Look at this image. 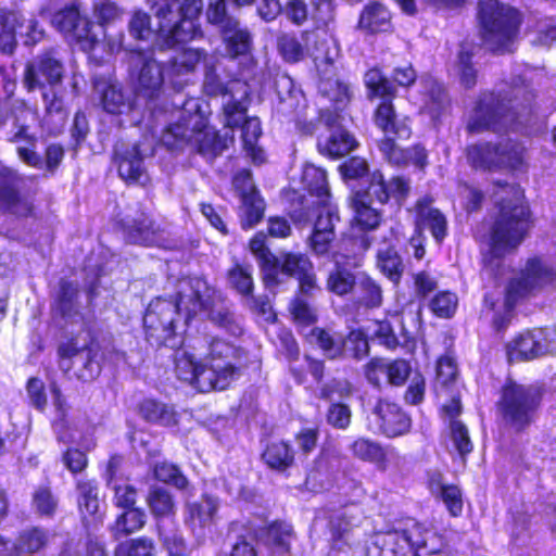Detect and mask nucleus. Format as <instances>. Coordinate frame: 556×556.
Returning a JSON list of instances; mask_svg holds the SVG:
<instances>
[{"label":"nucleus","mask_w":556,"mask_h":556,"mask_svg":"<svg viewBox=\"0 0 556 556\" xmlns=\"http://www.w3.org/2000/svg\"><path fill=\"white\" fill-rule=\"evenodd\" d=\"M119 50L129 53V73L137 79V100L144 99L150 111L155 113L154 102L160 98L165 80L177 92L173 99V106L178 110V122L168 125L162 131L160 137L162 144L169 150L191 146L206 161H213L227 149L228 138L207 127L202 116L198 114L199 101L193 98L186 100L179 93L189 80L188 75L205 58L204 50L186 49L173 56L166 67H162L153 59L150 49L141 46L132 48L125 42L124 36L118 43L117 51Z\"/></svg>","instance_id":"nucleus-1"},{"label":"nucleus","mask_w":556,"mask_h":556,"mask_svg":"<svg viewBox=\"0 0 556 556\" xmlns=\"http://www.w3.org/2000/svg\"><path fill=\"white\" fill-rule=\"evenodd\" d=\"M547 114L548 108L536 100L527 78L517 76L502 81L495 91L480 94L467 128L470 132H500L515 124L530 126Z\"/></svg>","instance_id":"nucleus-2"},{"label":"nucleus","mask_w":556,"mask_h":556,"mask_svg":"<svg viewBox=\"0 0 556 556\" xmlns=\"http://www.w3.org/2000/svg\"><path fill=\"white\" fill-rule=\"evenodd\" d=\"M243 351L222 339H213L203 364H198L192 354L175 349L174 359L178 379L197 388L200 392L226 389L238 376Z\"/></svg>","instance_id":"nucleus-3"},{"label":"nucleus","mask_w":556,"mask_h":556,"mask_svg":"<svg viewBox=\"0 0 556 556\" xmlns=\"http://www.w3.org/2000/svg\"><path fill=\"white\" fill-rule=\"evenodd\" d=\"M530 227V212L519 191L503 199L488 236L489 250L483 256V275L497 278L503 273L502 260L523 241Z\"/></svg>","instance_id":"nucleus-4"},{"label":"nucleus","mask_w":556,"mask_h":556,"mask_svg":"<svg viewBox=\"0 0 556 556\" xmlns=\"http://www.w3.org/2000/svg\"><path fill=\"white\" fill-rule=\"evenodd\" d=\"M180 295L181 302L186 303V320L204 312L207 319L225 333L232 337L243 333L242 318L236 314L233 304L206 280L198 277L181 279Z\"/></svg>","instance_id":"nucleus-5"},{"label":"nucleus","mask_w":556,"mask_h":556,"mask_svg":"<svg viewBox=\"0 0 556 556\" xmlns=\"http://www.w3.org/2000/svg\"><path fill=\"white\" fill-rule=\"evenodd\" d=\"M159 21L160 50L182 45L202 36L197 20L202 12V0H149Z\"/></svg>","instance_id":"nucleus-6"},{"label":"nucleus","mask_w":556,"mask_h":556,"mask_svg":"<svg viewBox=\"0 0 556 556\" xmlns=\"http://www.w3.org/2000/svg\"><path fill=\"white\" fill-rule=\"evenodd\" d=\"M64 67L53 51L38 55L24 71V85L31 91L39 89L47 115L63 125L67 118L64 104L65 89L62 85Z\"/></svg>","instance_id":"nucleus-7"},{"label":"nucleus","mask_w":556,"mask_h":556,"mask_svg":"<svg viewBox=\"0 0 556 556\" xmlns=\"http://www.w3.org/2000/svg\"><path fill=\"white\" fill-rule=\"evenodd\" d=\"M410 190L409 181L403 177H392L386 180L383 175L376 170L371 174L369 184L364 191H358L354 199V219L359 230L376 229L381 222V213L376 205H383L393 200L401 206Z\"/></svg>","instance_id":"nucleus-8"},{"label":"nucleus","mask_w":556,"mask_h":556,"mask_svg":"<svg viewBox=\"0 0 556 556\" xmlns=\"http://www.w3.org/2000/svg\"><path fill=\"white\" fill-rule=\"evenodd\" d=\"M186 303L181 302L180 281L175 299L159 296L150 302L143 316L146 339L152 346H180L178 329L188 324Z\"/></svg>","instance_id":"nucleus-9"},{"label":"nucleus","mask_w":556,"mask_h":556,"mask_svg":"<svg viewBox=\"0 0 556 556\" xmlns=\"http://www.w3.org/2000/svg\"><path fill=\"white\" fill-rule=\"evenodd\" d=\"M542 397L543 389L538 384L506 383L497 402L504 427L514 432L528 429L535 421Z\"/></svg>","instance_id":"nucleus-10"},{"label":"nucleus","mask_w":556,"mask_h":556,"mask_svg":"<svg viewBox=\"0 0 556 556\" xmlns=\"http://www.w3.org/2000/svg\"><path fill=\"white\" fill-rule=\"evenodd\" d=\"M364 84L368 90V99L371 100L375 97L382 99L374 113L375 125L384 132L386 137L408 139L410 127L407 118L400 116L392 103L396 87L378 68L366 72Z\"/></svg>","instance_id":"nucleus-11"},{"label":"nucleus","mask_w":556,"mask_h":556,"mask_svg":"<svg viewBox=\"0 0 556 556\" xmlns=\"http://www.w3.org/2000/svg\"><path fill=\"white\" fill-rule=\"evenodd\" d=\"M479 18L488 48L509 52L521 22L518 11L498 0H485L479 2Z\"/></svg>","instance_id":"nucleus-12"},{"label":"nucleus","mask_w":556,"mask_h":556,"mask_svg":"<svg viewBox=\"0 0 556 556\" xmlns=\"http://www.w3.org/2000/svg\"><path fill=\"white\" fill-rule=\"evenodd\" d=\"M556 279V270L540 257L530 258L520 275L510 280L506 290L505 311L493 317V327L497 332L504 331L510 323L513 306L520 299L533 291L549 286Z\"/></svg>","instance_id":"nucleus-13"},{"label":"nucleus","mask_w":556,"mask_h":556,"mask_svg":"<svg viewBox=\"0 0 556 556\" xmlns=\"http://www.w3.org/2000/svg\"><path fill=\"white\" fill-rule=\"evenodd\" d=\"M522 150L520 144L511 140L497 144L484 142L468 147L467 157L475 168H515L522 162Z\"/></svg>","instance_id":"nucleus-14"},{"label":"nucleus","mask_w":556,"mask_h":556,"mask_svg":"<svg viewBox=\"0 0 556 556\" xmlns=\"http://www.w3.org/2000/svg\"><path fill=\"white\" fill-rule=\"evenodd\" d=\"M247 90L240 100H236L232 94L223 102L226 126L229 128L241 127L243 148L254 160L258 159L262 150L257 148V141L262 136L261 122L257 117H247Z\"/></svg>","instance_id":"nucleus-15"},{"label":"nucleus","mask_w":556,"mask_h":556,"mask_svg":"<svg viewBox=\"0 0 556 556\" xmlns=\"http://www.w3.org/2000/svg\"><path fill=\"white\" fill-rule=\"evenodd\" d=\"M52 24L60 31L72 36L84 51L92 50L100 41V35H103V27L83 16L76 4L56 12Z\"/></svg>","instance_id":"nucleus-16"},{"label":"nucleus","mask_w":556,"mask_h":556,"mask_svg":"<svg viewBox=\"0 0 556 556\" xmlns=\"http://www.w3.org/2000/svg\"><path fill=\"white\" fill-rule=\"evenodd\" d=\"M153 143L146 141L126 144L118 142L114 148V162L119 177L128 184L144 185L148 181L144 157L152 155Z\"/></svg>","instance_id":"nucleus-17"},{"label":"nucleus","mask_w":556,"mask_h":556,"mask_svg":"<svg viewBox=\"0 0 556 556\" xmlns=\"http://www.w3.org/2000/svg\"><path fill=\"white\" fill-rule=\"evenodd\" d=\"M11 140L17 143L16 152L25 164L38 169L45 168L50 175L55 173L63 161L64 149L55 143L47 147L43 161L41 155L35 151L37 139L28 134L26 126L18 127Z\"/></svg>","instance_id":"nucleus-18"},{"label":"nucleus","mask_w":556,"mask_h":556,"mask_svg":"<svg viewBox=\"0 0 556 556\" xmlns=\"http://www.w3.org/2000/svg\"><path fill=\"white\" fill-rule=\"evenodd\" d=\"M122 229L128 243L143 247H167L168 231L147 214L142 213L138 217H127L122 222Z\"/></svg>","instance_id":"nucleus-19"},{"label":"nucleus","mask_w":556,"mask_h":556,"mask_svg":"<svg viewBox=\"0 0 556 556\" xmlns=\"http://www.w3.org/2000/svg\"><path fill=\"white\" fill-rule=\"evenodd\" d=\"M553 337L554 331L548 328H539L521 333L506 346L508 361H531L551 353Z\"/></svg>","instance_id":"nucleus-20"},{"label":"nucleus","mask_w":556,"mask_h":556,"mask_svg":"<svg viewBox=\"0 0 556 556\" xmlns=\"http://www.w3.org/2000/svg\"><path fill=\"white\" fill-rule=\"evenodd\" d=\"M233 187L242 203L240 208L242 228H252L263 218L265 203L254 185L251 172L243 169L236 174Z\"/></svg>","instance_id":"nucleus-21"},{"label":"nucleus","mask_w":556,"mask_h":556,"mask_svg":"<svg viewBox=\"0 0 556 556\" xmlns=\"http://www.w3.org/2000/svg\"><path fill=\"white\" fill-rule=\"evenodd\" d=\"M60 353L73 357L78 379L89 381L100 375L103 354L98 343L79 346L76 341L70 340L60 344Z\"/></svg>","instance_id":"nucleus-22"},{"label":"nucleus","mask_w":556,"mask_h":556,"mask_svg":"<svg viewBox=\"0 0 556 556\" xmlns=\"http://www.w3.org/2000/svg\"><path fill=\"white\" fill-rule=\"evenodd\" d=\"M16 185V173L2 168L0 170V208L18 217H26L31 214L33 204L17 191Z\"/></svg>","instance_id":"nucleus-23"},{"label":"nucleus","mask_w":556,"mask_h":556,"mask_svg":"<svg viewBox=\"0 0 556 556\" xmlns=\"http://www.w3.org/2000/svg\"><path fill=\"white\" fill-rule=\"evenodd\" d=\"M372 416L378 430L389 438L403 435L410 429V418L395 403L379 400Z\"/></svg>","instance_id":"nucleus-24"},{"label":"nucleus","mask_w":556,"mask_h":556,"mask_svg":"<svg viewBox=\"0 0 556 556\" xmlns=\"http://www.w3.org/2000/svg\"><path fill=\"white\" fill-rule=\"evenodd\" d=\"M433 199L429 195L420 198L415 204V226L416 232L429 229L438 243H441L446 237L447 222L445 216L432 206Z\"/></svg>","instance_id":"nucleus-25"},{"label":"nucleus","mask_w":556,"mask_h":556,"mask_svg":"<svg viewBox=\"0 0 556 556\" xmlns=\"http://www.w3.org/2000/svg\"><path fill=\"white\" fill-rule=\"evenodd\" d=\"M219 508L217 497L203 494L199 500L188 501L184 508L185 523L193 531H203L215 520Z\"/></svg>","instance_id":"nucleus-26"},{"label":"nucleus","mask_w":556,"mask_h":556,"mask_svg":"<svg viewBox=\"0 0 556 556\" xmlns=\"http://www.w3.org/2000/svg\"><path fill=\"white\" fill-rule=\"evenodd\" d=\"M275 87L278 98L277 112L285 116L294 113L304 99L302 90L295 86L293 79L288 75L278 76L275 80Z\"/></svg>","instance_id":"nucleus-27"},{"label":"nucleus","mask_w":556,"mask_h":556,"mask_svg":"<svg viewBox=\"0 0 556 556\" xmlns=\"http://www.w3.org/2000/svg\"><path fill=\"white\" fill-rule=\"evenodd\" d=\"M127 27L128 34L134 40L139 43H146L152 50H160L159 27L154 29L151 26V17L148 13L142 10L134 11Z\"/></svg>","instance_id":"nucleus-28"},{"label":"nucleus","mask_w":556,"mask_h":556,"mask_svg":"<svg viewBox=\"0 0 556 556\" xmlns=\"http://www.w3.org/2000/svg\"><path fill=\"white\" fill-rule=\"evenodd\" d=\"M302 185L312 197H316V202L312 204H321L330 201V190L326 172L313 164H306L302 170Z\"/></svg>","instance_id":"nucleus-29"},{"label":"nucleus","mask_w":556,"mask_h":556,"mask_svg":"<svg viewBox=\"0 0 556 556\" xmlns=\"http://www.w3.org/2000/svg\"><path fill=\"white\" fill-rule=\"evenodd\" d=\"M279 271L277 279L270 286H265L266 289L274 291L275 288L285 283L289 277H299L301 274L307 273L313 268V264L305 254L286 253L279 260Z\"/></svg>","instance_id":"nucleus-30"},{"label":"nucleus","mask_w":556,"mask_h":556,"mask_svg":"<svg viewBox=\"0 0 556 556\" xmlns=\"http://www.w3.org/2000/svg\"><path fill=\"white\" fill-rule=\"evenodd\" d=\"M305 337L311 344L318 346L329 359L340 358L344 354L342 336H334L324 328L314 327Z\"/></svg>","instance_id":"nucleus-31"},{"label":"nucleus","mask_w":556,"mask_h":556,"mask_svg":"<svg viewBox=\"0 0 556 556\" xmlns=\"http://www.w3.org/2000/svg\"><path fill=\"white\" fill-rule=\"evenodd\" d=\"M354 137L342 127L333 129L325 139L318 140V149L321 153L331 157H341L355 148Z\"/></svg>","instance_id":"nucleus-32"},{"label":"nucleus","mask_w":556,"mask_h":556,"mask_svg":"<svg viewBox=\"0 0 556 556\" xmlns=\"http://www.w3.org/2000/svg\"><path fill=\"white\" fill-rule=\"evenodd\" d=\"M140 416L152 424L172 427L177 424V413L174 407L165 403L147 399L139 405Z\"/></svg>","instance_id":"nucleus-33"},{"label":"nucleus","mask_w":556,"mask_h":556,"mask_svg":"<svg viewBox=\"0 0 556 556\" xmlns=\"http://www.w3.org/2000/svg\"><path fill=\"white\" fill-rule=\"evenodd\" d=\"M225 43L226 52L231 58L247 55L252 49V34L247 27H242L240 21L233 26V30L220 33Z\"/></svg>","instance_id":"nucleus-34"},{"label":"nucleus","mask_w":556,"mask_h":556,"mask_svg":"<svg viewBox=\"0 0 556 556\" xmlns=\"http://www.w3.org/2000/svg\"><path fill=\"white\" fill-rule=\"evenodd\" d=\"M355 299L359 306L377 308L382 305L383 294L380 285L366 274L357 276Z\"/></svg>","instance_id":"nucleus-35"},{"label":"nucleus","mask_w":556,"mask_h":556,"mask_svg":"<svg viewBox=\"0 0 556 556\" xmlns=\"http://www.w3.org/2000/svg\"><path fill=\"white\" fill-rule=\"evenodd\" d=\"M250 249L255 255L258 266L263 274L265 286H270L276 281L279 267V258L275 256L261 239H253L250 242Z\"/></svg>","instance_id":"nucleus-36"},{"label":"nucleus","mask_w":556,"mask_h":556,"mask_svg":"<svg viewBox=\"0 0 556 556\" xmlns=\"http://www.w3.org/2000/svg\"><path fill=\"white\" fill-rule=\"evenodd\" d=\"M391 25V14L381 3L366 5L361 14L358 27L370 33L386 31Z\"/></svg>","instance_id":"nucleus-37"},{"label":"nucleus","mask_w":556,"mask_h":556,"mask_svg":"<svg viewBox=\"0 0 556 556\" xmlns=\"http://www.w3.org/2000/svg\"><path fill=\"white\" fill-rule=\"evenodd\" d=\"M147 521V515L141 508H128L117 516L114 523L110 527L114 539L129 535L141 530Z\"/></svg>","instance_id":"nucleus-38"},{"label":"nucleus","mask_w":556,"mask_h":556,"mask_svg":"<svg viewBox=\"0 0 556 556\" xmlns=\"http://www.w3.org/2000/svg\"><path fill=\"white\" fill-rule=\"evenodd\" d=\"M147 504L154 518H165L175 514L176 504L172 493L159 485L150 488Z\"/></svg>","instance_id":"nucleus-39"},{"label":"nucleus","mask_w":556,"mask_h":556,"mask_svg":"<svg viewBox=\"0 0 556 556\" xmlns=\"http://www.w3.org/2000/svg\"><path fill=\"white\" fill-rule=\"evenodd\" d=\"M293 536L292 527L289 523L281 521H275L269 525L263 534L265 543L278 554H286L289 552Z\"/></svg>","instance_id":"nucleus-40"},{"label":"nucleus","mask_w":556,"mask_h":556,"mask_svg":"<svg viewBox=\"0 0 556 556\" xmlns=\"http://www.w3.org/2000/svg\"><path fill=\"white\" fill-rule=\"evenodd\" d=\"M78 293L77 285L67 280H61L58 295V309L64 318L74 321L80 318L79 304L77 302Z\"/></svg>","instance_id":"nucleus-41"},{"label":"nucleus","mask_w":556,"mask_h":556,"mask_svg":"<svg viewBox=\"0 0 556 556\" xmlns=\"http://www.w3.org/2000/svg\"><path fill=\"white\" fill-rule=\"evenodd\" d=\"M262 458L269 468L282 471L292 465L294 454L286 442H274L267 445Z\"/></svg>","instance_id":"nucleus-42"},{"label":"nucleus","mask_w":556,"mask_h":556,"mask_svg":"<svg viewBox=\"0 0 556 556\" xmlns=\"http://www.w3.org/2000/svg\"><path fill=\"white\" fill-rule=\"evenodd\" d=\"M54 534L41 527H33L21 532L18 538V548L27 554H35L45 548Z\"/></svg>","instance_id":"nucleus-43"},{"label":"nucleus","mask_w":556,"mask_h":556,"mask_svg":"<svg viewBox=\"0 0 556 556\" xmlns=\"http://www.w3.org/2000/svg\"><path fill=\"white\" fill-rule=\"evenodd\" d=\"M205 16L207 23L216 27L219 34L224 30H233V26L239 22L228 12L226 0H210Z\"/></svg>","instance_id":"nucleus-44"},{"label":"nucleus","mask_w":556,"mask_h":556,"mask_svg":"<svg viewBox=\"0 0 556 556\" xmlns=\"http://www.w3.org/2000/svg\"><path fill=\"white\" fill-rule=\"evenodd\" d=\"M377 266L393 282L400 280L404 270L402 258L393 247L378 250Z\"/></svg>","instance_id":"nucleus-45"},{"label":"nucleus","mask_w":556,"mask_h":556,"mask_svg":"<svg viewBox=\"0 0 556 556\" xmlns=\"http://www.w3.org/2000/svg\"><path fill=\"white\" fill-rule=\"evenodd\" d=\"M357 276L344 266L336 264L327 278V289L337 294L345 295L355 289Z\"/></svg>","instance_id":"nucleus-46"},{"label":"nucleus","mask_w":556,"mask_h":556,"mask_svg":"<svg viewBox=\"0 0 556 556\" xmlns=\"http://www.w3.org/2000/svg\"><path fill=\"white\" fill-rule=\"evenodd\" d=\"M318 89L324 97L337 104V109L344 106L352 97L351 85L338 78H323Z\"/></svg>","instance_id":"nucleus-47"},{"label":"nucleus","mask_w":556,"mask_h":556,"mask_svg":"<svg viewBox=\"0 0 556 556\" xmlns=\"http://www.w3.org/2000/svg\"><path fill=\"white\" fill-rule=\"evenodd\" d=\"M349 450L355 458L367 463H380L386 458L382 446L378 442L364 437L353 440Z\"/></svg>","instance_id":"nucleus-48"},{"label":"nucleus","mask_w":556,"mask_h":556,"mask_svg":"<svg viewBox=\"0 0 556 556\" xmlns=\"http://www.w3.org/2000/svg\"><path fill=\"white\" fill-rule=\"evenodd\" d=\"M17 22V12L0 9V51L3 53L11 54L15 49Z\"/></svg>","instance_id":"nucleus-49"},{"label":"nucleus","mask_w":556,"mask_h":556,"mask_svg":"<svg viewBox=\"0 0 556 556\" xmlns=\"http://www.w3.org/2000/svg\"><path fill=\"white\" fill-rule=\"evenodd\" d=\"M407 539V543L412 545L413 551L418 554L420 548L428 549L429 554H434L437 552V547L433 544H430V541H434L437 539L435 533L422 526L419 522L413 521L412 525L404 530Z\"/></svg>","instance_id":"nucleus-50"},{"label":"nucleus","mask_w":556,"mask_h":556,"mask_svg":"<svg viewBox=\"0 0 556 556\" xmlns=\"http://www.w3.org/2000/svg\"><path fill=\"white\" fill-rule=\"evenodd\" d=\"M381 544L380 556H417L402 530L386 533Z\"/></svg>","instance_id":"nucleus-51"},{"label":"nucleus","mask_w":556,"mask_h":556,"mask_svg":"<svg viewBox=\"0 0 556 556\" xmlns=\"http://www.w3.org/2000/svg\"><path fill=\"white\" fill-rule=\"evenodd\" d=\"M473 48L467 43L460 45L457 55V71L460 83L465 88H472L477 83V70L475 68L471 59L473 55Z\"/></svg>","instance_id":"nucleus-52"},{"label":"nucleus","mask_w":556,"mask_h":556,"mask_svg":"<svg viewBox=\"0 0 556 556\" xmlns=\"http://www.w3.org/2000/svg\"><path fill=\"white\" fill-rule=\"evenodd\" d=\"M102 105L103 109L111 114H122L131 109L132 104L117 85H108L102 90Z\"/></svg>","instance_id":"nucleus-53"},{"label":"nucleus","mask_w":556,"mask_h":556,"mask_svg":"<svg viewBox=\"0 0 556 556\" xmlns=\"http://www.w3.org/2000/svg\"><path fill=\"white\" fill-rule=\"evenodd\" d=\"M115 553L118 556H156V546L152 539L140 536L119 543Z\"/></svg>","instance_id":"nucleus-54"},{"label":"nucleus","mask_w":556,"mask_h":556,"mask_svg":"<svg viewBox=\"0 0 556 556\" xmlns=\"http://www.w3.org/2000/svg\"><path fill=\"white\" fill-rule=\"evenodd\" d=\"M153 473L156 480L172 484L178 490H185L188 486V479L182 475L181 470L172 463H156L153 467Z\"/></svg>","instance_id":"nucleus-55"},{"label":"nucleus","mask_w":556,"mask_h":556,"mask_svg":"<svg viewBox=\"0 0 556 556\" xmlns=\"http://www.w3.org/2000/svg\"><path fill=\"white\" fill-rule=\"evenodd\" d=\"M78 505L83 514L94 516L99 509L98 488L92 481L77 482Z\"/></svg>","instance_id":"nucleus-56"},{"label":"nucleus","mask_w":556,"mask_h":556,"mask_svg":"<svg viewBox=\"0 0 556 556\" xmlns=\"http://www.w3.org/2000/svg\"><path fill=\"white\" fill-rule=\"evenodd\" d=\"M352 526L346 510H340L330 517L329 529L334 547L341 549L342 544L348 542Z\"/></svg>","instance_id":"nucleus-57"},{"label":"nucleus","mask_w":556,"mask_h":556,"mask_svg":"<svg viewBox=\"0 0 556 556\" xmlns=\"http://www.w3.org/2000/svg\"><path fill=\"white\" fill-rule=\"evenodd\" d=\"M448 428V437L453 443L454 448L457 453L465 457L472 452L473 444L469 437L467 426L462 420H452Z\"/></svg>","instance_id":"nucleus-58"},{"label":"nucleus","mask_w":556,"mask_h":556,"mask_svg":"<svg viewBox=\"0 0 556 556\" xmlns=\"http://www.w3.org/2000/svg\"><path fill=\"white\" fill-rule=\"evenodd\" d=\"M372 244V237L363 230L354 229L353 232L343 239L346 257H356L364 254Z\"/></svg>","instance_id":"nucleus-59"},{"label":"nucleus","mask_w":556,"mask_h":556,"mask_svg":"<svg viewBox=\"0 0 556 556\" xmlns=\"http://www.w3.org/2000/svg\"><path fill=\"white\" fill-rule=\"evenodd\" d=\"M318 206V215L314 223L315 230L320 231H333L336 232V226L340 223V216L338 214V207L331 202L316 204Z\"/></svg>","instance_id":"nucleus-60"},{"label":"nucleus","mask_w":556,"mask_h":556,"mask_svg":"<svg viewBox=\"0 0 556 556\" xmlns=\"http://www.w3.org/2000/svg\"><path fill=\"white\" fill-rule=\"evenodd\" d=\"M58 504L56 497L49 488H38L33 494V507L41 517H52Z\"/></svg>","instance_id":"nucleus-61"},{"label":"nucleus","mask_w":556,"mask_h":556,"mask_svg":"<svg viewBox=\"0 0 556 556\" xmlns=\"http://www.w3.org/2000/svg\"><path fill=\"white\" fill-rule=\"evenodd\" d=\"M230 286L242 295H250L253 290V278L249 267L236 265L228 271Z\"/></svg>","instance_id":"nucleus-62"},{"label":"nucleus","mask_w":556,"mask_h":556,"mask_svg":"<svg viewBox=\"0 0 556 556\" xmlns=\"http://www.w3.org/2000/svg\"><path fill=\"white\" fill-rule=\"evenodd\" d=\"M352 410L343 403H330L327 413V422L336 429L346 430L351 425Z\"/></svg>","instance_id":"nucleus-63"},{"label":"nucleus","mask_w":556,"mask_h":556,"mask_svg":"<svg viewBox=\"0 0 556 556\" xmlns=\"http://www.w3.org/2000/svg\"><path fill=\"white\" fill-rule=\"evenodd\" d=\"M289 311L295 323L302 326H309L317 319L315 309L302 296H295L289 305Z\"/></svg>","instance_id":"nucleus-64"}]
</instances>
